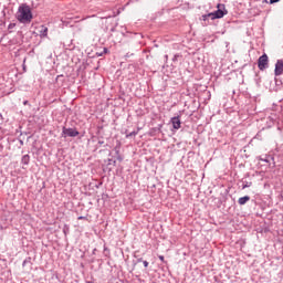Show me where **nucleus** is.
Instances as JSON below:
<instances>
[{
    "instance_id": "9d476101",
    "label": "nucleus",
    "mask_w": 283,
    "mask_h": 283,
    "mask_svg": "<svg viewBox=\"0 0 283 283\" xmlns=\"http://www.w3.org/2000/svg\"><path fill=\"white\" fill-rule=\"evenodd\" d=\"M143 264H144L145 269H147V266H149V262H147V261H143Z\"/></svg>"
},
{
    "instance_id": "f257e3e1",
    "label": "nucleus",
    "mask_w": 283,
    "mask_h": 283,
    "mask_svg": "<svg viewBox=\"0 0 283 283\" xmlns=\"http://www.w3.org/2000/svg\"><path fill=\"white\" fill-rule=\"evenodd\" d=\"M17 19L20 23H31L32 22V10L27 4L19 7L17 12Z\"/></svg>"
},
{
    "instance_id": "20e7f679",
    "label": "nucleus",
    "mask_w": 283,
    "mask_h": 283,
    "mask_svg": "<svg viewBox=\"0 0 283 283\" xmlns=\"http://www.w3.org/2000/svg\"><path fill=\"white\" fill-rule=\"evenodd\" d=\"M275 76H282L283 74V60H277L274 70Z\"/></svg>"
},
{
    "instance_id": "1a4fd4ad",
    "label": "nucleus",
    "mask_w": 283,
    "mask_h": 283,
    "mask_svg": "<svg viewBox=\"0 0 283 283\" xmlns=\"http://www.w3.org/2000/svg\"><path fill=\"white\" fill-rule=\"evenodd\" d=\"M22 165H30V155H24L21 159Z\"/></svg>"
},
{
    "instance_id": "f03ea898",
    "label": "nucleus",
    "mask_w": 283,
    "mask_h": 283,
    "mask_svg": "<svg viewBox=\"0 0 283 283\" xmlns=\"http://www.w3.org/2000/svg\"><path fill=\"white\" fill-rule=\"evenodd\" d=\"M266 65H269V55L263 54L259 57L258 67L263 72V70H266Z\"/></svg>"
},
{
    "instance_id": "39448f33",
    "label": "nucleus",
    "mask_w": 283,
    "mask_h": 283,
    "mask_svg": "<svg viewBox=\"0 0 283 283\" xmlns=\"http://www.w3.org/2000/svg\"><path fill=\"white\" fill-rule=\"evenodd\" d=\"M36 31L41 39H45V36H48V27L40 24L39 27H36Z\"/></svg>"
},
{
    "instance_id": "4468645a",
    "label": "nucleus",
    "mask_w": 283,
    "mask_h": 283,
    "mask_svg": "<svg viewBox=\"0 0 283 283\" xmlns=\"http://www.w3.org/2000/svg\"><path fill=\"white\" fill-rule=\"evenodd\" d=\"M77 220H85V217H78Z\"/></svg>"
},
{
    "instance_id": "ddd939ff",
    "label": "nucleus",
    "mask_w": 283,
    "mask_h": 283,
    "mask_svg": "<svg viewBox=\"0 0 283 283\" xmlns=\"http://www.w3.org/2000/svg\"><path fill=\"white\" fill-rule=\"evenodd\" d=\"M129 136H136V133H130L129 135H127V138H129Z\"/></svg>"
},
{
    "instance_id": "2eb2a0df",
    "label": "nucleus",
    "mask_w": 283,
    "mask_h": 283,
    "mask_svg": "<svg viewBox=\"0 0 283 283\" xmlns=\"http://www.w3.org/2000/svg\"><path fill=\"white\" fill-rule=\"evenodd\" d=\"M137 262H143V259H138Z\"/></svg>"
},
{
    "instance_id": "f8f14e48",
    "label": "nucleus",
    "mask_w": 283,
    "mask_h": 283,
    "mask_svg": "<svg viewBox=\"0 0 283 283\" xmlns=\"http://www.w3.org/2000/svg\"><path fill=\"white\" fill-rule=\"evenodd\" d=\"M159 260H160L161 262H165V256L159 255Z\"/></svg>"
},
{
    "instance_id": "423d86ee",
    "label": "nucleus",
    "mask_w": 283,
    "mask_h": 283,
    "mask_svg": "<svg viewBox=\"0 0 283 283\" xmlns=\"http://www.w3.org/2000/svg\"><path fill=\"white\" fill-rule=\"evenodd\" d=\"M208 17H210L212 20L222 19V17H224V11H222V9H218L217 11L209 13Z\"/></svg>"
},
{
    "instance_id": "7ed1b4c3",
    "label": "nucleus",
    "mask_w": 283,
    "mask_h": 283,
    "mask_svg": "<svg viewBox=\"0 0 283 283\" xmlns=\"http://www.w3.org/2000/svg\"><path fill=\"white\" fill-rule=\"evenodd\" d=\"M62 136L64 138H67V136H70L71 138H76V136H78V130H76L74 128H65V127H63Z\"/></svg>"
},
{
    "instance_id": "0eeeda50",
    "label": "nucleus",
    "mask_w": 283,
    "mask_h": 283,
    "mask_svg": "<svg viewBox=\"0 0 283 283\" xmlns=\"http://www.w3.org/2000/svg\"><path fill=\"white\" fill-rule=\"evenodd\" d=\"M171 124L174 129H180V125H181L180 117H172Z\"/></svg>"
},
{
    "instance_id": "dca6fc26",
    "label": "nucleus",
    "mask_w": 283,
    "mask_h": 283,
    "mask_svg": "<svg viewBox=\"0 0 283 283\" xmlns=\"http://www.w3.org/2000/svg\"><path fill=\"white\" fill-rule=\"evenodd\" d=\"M218 8H220V4H218Z\"/></svg>"
},
{
    "instance_id": "9b49d317",
    "label": "nucleus",
    "mask_w": 283,
    "mask_h": 283,
    "mask_svg": "<svg viewBox=\"0 0 283 283\" xmlns=\"http://www.w3.org/2000/svg\"><path fill=\"white\" fill-rule=\"evenodd\" d=\"M280 2V0H270V3L273 4V3H277Z\"/></svg>"
},
{
    "instance_id": "6e6552de",
    "label": "nucleus",
    "mask_w": 283,
    "mask_h": 283,
    "mask_svg": "<svg viewBox=\"0 0 283 283\" xmlns=\"http://www.w3.org/2000/svg\"><path fill=\"white\" fill-rule=\"evenodd\" d=\"M249 200H251V197L245 196V197L239 198L238 202H239V205L242 206V205H247V202H249Z\"/></svg>"
}]
</instances>
